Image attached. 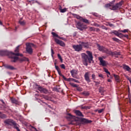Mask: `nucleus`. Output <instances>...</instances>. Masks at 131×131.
Wrapping results in <instances>:
<instances>
[{
    "label": "nucleus",
    "mask_w": 131,
    "mask_h": 131,
    "mask_svg": "<svg viewBox=\"0 0 131 131\" xmlns=\"http://www.w3.org/2000/svg\"><path fill=\"white\" fill-rule=\"evenodd\" d=\"M86 53L89 56L85 53H82L81 56L83 59L84 65H85V66H88V62H89V63H92V61H93V54L92 52H91V51H87Z\"/></svg>",
    "instance_id": "f257e3e1"
},
{
    "label": "nucleus",
    "mask_w": 131,
    "mask_h": 131,
    "mask_svg": "<svg viewBox=\"0 0 131 131\" xmlns=\"http://www.w3.org/2000/svg\"><path fill=\"white\" fill-rule=\"evenodd\" d=\"M4 123L6 125H10L11 126H13L14 128H15L17 131H20L19 127H18V124L16 122L12 119H7L4 121Z\"/></svg>",
    "instance_id": "f03ea898"
},
{
    "label": "nucleus",
    "mask_w": 131,
    "mask_h": 131,
    "mask_svg": "<svg viewBox=\"0 0 131 131\" xmlns=\"http://www.w3.org/2000/svg\"><path fill=\"white\" fill-rule=\"evenodd\" d=\"M123 4V2L121 1L119 2V3H117L116 5L112 6L111 4H108L105 5L106 8H110L111 10H118L122 6V4Z\"/></svg>",
    "instance_id": "7ed1b4c3"
},
{
    "label": "nucleus",
    "mask_w": 131,
    "mask_h": 131,
    "mask_svg": "<svg viewBox=\"0 0 131 131\" xmlns=\"http://www.w3.org/2000/svg\"><path fill=\"white\" fill-rule=\"evenodd\" d=\"M34 47V44L32 43H26V51L28 54L31 55L33 53V50L32 48Z\"/></svg>",
    "instance_id": "20e7f679"
},
{
    "label": "nucleus",
    "mask_w": 131,
    "mask_h": 131,
    "mask_svg": "<svg viewBox=\"0 0 131 131\" xmlns=\"http://www.w3.org/2000/svg\"><path fill=\"white\" fill-rule=\"evenodd\" d=\"M12 60L11 62H17V61H20V62H23L24 61H27L28 62L29 59L28 58L24 57L23 58L19 59V58L17 56H11V57Z\"/></svg>",
    "instance_id": "39448f33"
},
{
    "label": "nucleus",
    "mask_w": 131,
    "mask_h": 131,
    "mask_svg": "<svg viewBox=\"0 0 131 131\" xmlns=\"http://www.w3.org/2000/svg\"><path fill=\"white\" fill-rule=\"evenodd\" d=\"M76 26L78 29H79V30L81 31L84 30V29H86V28H88V27H86V25L79 21L77 23Z\"/></svg>",
    "instance_id": "423d86ee"
},
{
    "label": "nucleus",
    "mask_w": 131,
    "mask_h": 131,
    "mask_svg": "<svg viewBox=\"0 0 131 131\" xmlns=\"http://www.w3.org/2000/svg\"><path fill=\"white\" fill-rule=\"evenodd\" d=\"M35 86H36V89H37L40 93H42L43 94H48L49 91L47 90V89L43 88L37 84H35Z\"/></svg>",
    "instance_id": "0eeeda50"
},
{
    "label": "nucleus",
    "mask_w": 131,
    "mask_h": 131,
    "mask_svg": "<svg viewBox=\"0 0 131 131\" xmlns=\"http://www.w3.org/2000/svg\"><path fill=\"white\" fill-rule=\"evenodd\" d=\"M72 48L76 52H81L82 51V46L80 43L79 45H73Z\"/></svg>",
    "instance_id": "6e6552de"
},
{
    "label": "nucleus",
    "mask_w": 131,
    "mask_h": 131,
    "mask_svg": "<svg viewBox=\"0 0 131 131\" xmlns=\"http://www.w3.org/2000/svg\"><path fill=\"white\" fill-rule=\"evenodd\" d=\"M98 59L100 62L99 65H100V66H103V67H105L107 66V65H108V62L102 59L101 57L98 58Z\"/></svg>",
    "instance_id": "1a4fd4ad"
},
{
    "label": "nucleus",
    "mask_w": 131,
    "mask_h": 131,
    "mask_svg": "<svg viewBox=\"0 0 131 131\" xmlns=\"http://www.w3.org/2000/svg\"><path fill=\"white\" fill-rule=\"evenodd\" d=\"M71 124L79 125L80 124H81V121H80V120H79L78 118L75 117V119H74V121L71 122Z\"/></svg>",
    "instance_id": "9d476101"
},
{
    "label": "nucleus",
    "mask_w": 131,
    "mask_h": 131,
    "mask_svg": "<svg viewBox=\"0 0 131 131\" xmlns=\"http://www.w3.org/2000/svg\"><path fill=\"white\" fill-rule=\"evenodd\" d=\"M56 43H57V45H59V46H60V47H65L66 46V45L64 43V42H63V41L60 40L58 39L57 38H55L54 39Z\"/></svg>",
    "instance_id": "9b49d317"
},
{
    "label": "nucleus",
    "mask_w": 131,
    "mask_h": 131,
    "mask_svg": "<svg viewBox=\"0 0 131 131\" xmlns=\"http://www.w3.org/2000/svg\"><path fill=\"white\" fill-rule=\"evenodd\" d=\"M79 43L82 46V48H85V49H89L90 48V44L88 42L81 41Z\"/></svg>",
    "instance_id": "f8f14e48"
},
{
    "label": "nucleus",
    "mask_w": 131,
    "mask_h": 131,
    "mask_svg": "<svg viewBox=\"0 0 131 131\" xmlns=\"http://www.w3.org/2000/svg\"><path fill=\"white\" fill-rule=\"evenodd\" d=\"M66 118L68 119V120H70L71 121V122H72V121L75 119V116H72V115L71 114H68L67 115Z\"/></svg>",
    "instance_id": "ddd939ff"
},
{
    "label": "nucleus",
    "mask_w": 131,
    "mask_h": 131,
    "mask_svg": "<svg viewBox=\"0 0 131 131\" xmlns=\"http://www.w3.org/2000/svg\"><path fill=\"white\" fill-rule=\"evenodd\" d=\"M97 48H98V50L100 51V52H107V51H108V49H107V48H105L103 46H101L99 44H97Z\"/></svg>",
    "instance_id": "4468645a"
},
{
    "label": "nucleus",
    "mask_w": 131,
    "mask_h": 131,
    "mask_svg": "<svg viewBox=\"0 0 131 131\" xmlns=\"http://www.w3.org/2000/svg\"><path fill=\"white\" fill-rule=\"evenodd\" d=\"M78 73V72L76 70H72V71H71V75L72 77H73L74 78H77V77L76 76V75H77Z\"/></svg>",
    "instance_id": "2eb2a0df"
},
{
    "label": "nucleus",
    "mask_w": 131,
    "mask_h": 131,
    "mask_svg": "<svg viewBox=\"0 0 131 131\" xmlns=\"http://www.w3.org/2000/svg\"><path fill=\"white\" fill-rule=\"evenodd\" d=\"M84 78L88 82H90L91 81V80L90 79V72H86L85 73Z\"/></svg>",
    "instance_id": "dca6fc26"
},
{
    "label": "nucleus",
    "mask_w": 131,
    "mask_h": 131,
    "mask_svg": "<svg viewBox=\"0 0 131 131\" xmlns=\"http://www.w3.org/2000/svg\"><path fill=\"white\" fill-rule=\"evenodd\" d=\"M51 34H52V35L55 37H58V38H59V39H62V40H66V39H65L64 38H63L62 37H60L58 35V34H57L56 33L52 32L51 33Z\"/></svg>",
    "instance_id": "f3484780"
},
{
    "label": "nucleus",
    "mask_w": 131,
    "mask_h": 131,
    "mask_svg": "<svg viewBox=\"0 0 131 131\" xmlns=\"http://www.w3.org/2000/svg\"><path fill=\"white\" fill-rule=\"evenodd\" d=\"M4 67L5 68H7V69H9L10 70H16V68L9 64H5Z\"/></svg>",
    "instance_id": "a211bd4d"
},
{
    "label": "nucleus",
    "mask_w": 131,
    "mask_h": 131,
    "mask_svg": "<svg viewBox=\"0 0 131 131\" xmlns=\"http://www.w3.org/2000/svg\"><path fill=\"white\" fill-rule=\"evenodd\" d=\"M74 112L78 116H81V117H83V115L82 114V113H81L80 111H79V110H75V111H74Z\"/></svg>",
    "instance_id": "6ab92c4d"
},
{
    "label": "nucleus",
    "mask_w": 131,
    "mask_h": 131,
    "mask_svg": "<svg viewBox=\"0 0 131 131\" xmlns=\"http://www.w3.org/2000/svg\"><path fill=\"white\" fill-rule=\"evenodd\" d=\"M113 33H114V34H115L117 36H118L119 37H120V36H123V34H122V33H119L117 31H113Z\"/></svg>",
    "instance_id": "aec40b11"
},
{
    "label": "nucleus",
    "mask_w": 131,
    "mask_h": 131,
    "mask_svg": "<svg viewBox=\"0 0 131 131\" xmlns=\"http://www.w3.org/2000/svg\"><path fill=\"white\" fill-rule=\"evenodd\" d=\"M114 76L115 77V80L117 82H120V77L118 75L114 74Z\"/></svg>",
    "instance_id": "412c9836"
},
{
    "label": "nucleus",
    "mask_w": 131,
    "mask_h": 131,
    "mask_svg": "<svg viewBox=\"0 0 131 131\" xmlns=\"http://www.w3.org/2000/svg\"><path fill=\"white\" fill-rule=\"evenodd\" d=\"M8 54V51L0 50V56H6V55Z\"/></svg>",
    "instance_id": "4be33fe9"
},
{
    "label": "nucleus",
    "mask_w": 131,
    "mask_h": 131,
    "mask_svg": "<svg viewBox=\"0 0 131 131\" xmlns=\"http://www.w3.org/2000/svg\"><path fill=\"white\" fill-rule=\"evenodd\" d=\"M68 81H74V82H77V83H79V81L71 78H68Z\"/></svg>",
    "instance_id": "5701e85b"
},
{
    "label": "nucleus",
    "mask_w": 131,
    "mask_h": 131,
    "mask_svg": "<svg viewBox=\"0 0 131 131\" xmlns=\"http://www.w3.org/2000/svg\"><path fill=\"white\" fill-rule=\"evenodd\" d=\"M54 65H55V69H56L58 74L59 75H61V70H60V68H59V67L56 65V63H54Z\"/></svg>",
    "instance_id": "b1692460"
},
{
    "label": "nucleus",
    "mask_w": 131,
    "mask_h": 131,
    "mask_svg": "<svg viewBox=\"0 0 131 131\" xmlns=\"http://www.w3.org/2000/svg\"><path fill=\"white\" fill-rule=\"evenodd\" d=\"M111 55H112L113 56H119L120 55V52H116V51H115L114 52H111Z\"/></svg>",
    "instance_id": "393cba45"
},
{
    "label": "nucleus",
    "mask_w": 131,
    "mask_h": 131,
    "mask_svg": "<svg viewBox=\"0 0 131 131\" xmlns=\"http://www.w3.org/2000/svg\"><path fill=\"white\" fill-rule=\"evenodd\" d=\"M123 69H124L125 70H126L127 71H129V72H130L131 69L128 66L124 65Z\"/></svg>",
    "instance_id": "a878e982"
},
{
    "label": "nucleus",
    "mask_w": 131,
    "mask_h": 131,
    "mask_svg": "<svg viewBox=\"0 0 131 131\" xmlns=\"http://www.w3.org/2000/svg\"><path fill=\"white\" fill-rule=\"evenodd\" d=\"M11 54L12 55L11 57H14L13 56H20V57H22L23 56V54H19V53H15L13 52H11Z\"/></svg>",
    "instance_id": "bb28decb"
},
{
    "label": "nucleus",
    "mask_w": 131,
    "mask_h": 131,
    "mask_svg": "<svg viewBox=\"0 0 131 131\" xmlns=\"http://www.w3.org/2000/svg\"><path fill=\"white\" fill-rule=\"evenodd\" d=\"M81 21H82V22H83L84 23H86V24H90V21H89V20L85 18H82Z\"/></svg>",
    "instance_id": "cd10ccee"
},
{
    "label": "nucleus",
    "mask_w": 131,
    "mask_h": 131,
    "mask_svg": "<svg viewBox=\"0 0 131 131\" xmlns=\"http://www.w3.org/2000/svg\"><path fill=\"white\" fill-rule=\"evenodd\" d=\"M82 120L83 122H85V123H91V122H92V121L86 119H83Z\"/></svg>",
    "instance_id": "c85d7f7f"
},
{
    "label": "nucleus",
    "mask_w": 131,
    "mask_h": 131,
    "mask_svg": "<svg viewBox=\"0 0 131 131\" xmlns=\"http://www.w3.org/2000/svg\"><path fill=\"white\" fill-rule=\"evenodd\" d=\"M0 118H7V115L3 114L2 112H0Z\"/></svg>",
    "instance_id": "c756f323"
},
{
    "label": "nucleus",
    "mask_w": 131,
    "mask_h": 131,
    "mask_svg": "<svg viewBox=\"0 0 131 131\" xmlns=\"http://www.w3.org/2000/svg\"><path fill=\"white\" fill-rule=\"evenodd\" d=\"M74 17L75 18H77V19H78L79 20H80V21H81V20L82 19V17L80 16L79 15L75 14Z\"/></svg>",
    "instance_id": "7c9ffc66"
},
{
    "label": "nucleus",
    "mask_w": 131,
    "mask_h": 131,
    "mask_svg": "<svg viewBox=\"0 0 131 131\" xmlns=\"http://www.w3.org/2000/svg\"><path fill=\"white\" fill-rule=\"evenodd\" d=\"M11 102H12V103H13L14 104H18V101H17V100H16V99H15V98H12Z\"/></svg>",
    "instance_id": "2f4dec72"
},
{
    "label": "nucleus",
    "mask_w": 131,
    "mask_h": 131,
    "mask_svg": "<svg viewBox=\"0 0 131 131\" xmlns=\"http://www.w3.org/2000/svg\"><path fill=\"white\" fill-rule=\"evenodd\" d=\"M70 85H71V86H73V88H77V86L78 85H77L75 83H72V82H70Z\"/></svg>",
    "instance_id": "473e14b6"
},
{
    "label": "nucleus",
    "mask_w": 131,
    "mask_h": 131,
    "mask_svg": "<svg viewBox=\"0 0 131 131\" xmlns=\"http://www.w3.org/2000/svg\"><path fill=\"white\" fill-rule=\"evenodd\" d=\"M103 69H104V72H105V73H107V74H108V75H111L110 72H109V71H108V69H106V68H103Z\"/></svg>",
    "instance_id": "72a5a7b5"
},
{
    "label": "nucleus",
    "mask_w": 131,
    "mask_h": 131,
    "mask_svg": "<svg viewBox=\"0 0 131 131\" xmlns=\"http://www.w3.org/2000/svg\"><path fill=\"white\" fill-rule=\"evenodd\" d=\"M119 32H123V33H126V32H128V29H124L123 30H119Z\"/></svg>",
    "instance_id": "f704fd0d"
},
{
    "label": "nucleus",
    "mask_w": 131,
    "mask_h": 131,
    "mask_svg": "<svg viewBox=\"0 0 131 131\" xmlns=\"http://www.w3.org/2000/svg\"><path fill=\"white\" fill-rule=\"evenodd\" d=\"M57 56L58 59H59V60L61 62V63L63 62V59H62V57L61 56V55H60L59 54H58Z\"/></svg>",
    "instance_id": "c9c22d12"
},
{
    "label": "nucleus",
    "mask_w": 131,
    "mask_h": 131,
    "mask_svg": "<svg viewBox=\"0 0 131 131\" xmlns=\"http://www.w3.org/2000/svg\"><path fill=\"white\" fill-rule=\"evenodd\" d=\"M19 48H20V45L18 46L16 48L15 50H14V52H15V53H18V52H19Z\"/></svg>",
    "instance_id": "e433bc0d"
},
{
    "label": "nucleus",
    "mask_w": 131,
    "mask_h": 131,
    "mask_svg": "<svg viewBox=\"0 0 131 131\" xmlns=\"http://www.w3.org/2000/svg\"><path fill=\"white\" fill-rule=\"evenodd\" d=\"M96 112L98 111V113H102V112H104V108H102L101 110H97L95 111Z\"/></svg>",
    "instance_id": "4c0bfd02"
},
{
    "label": "nucleus",
    "mask_w": 131,
    "mask_h": 131,
    "mask_svg": "<svg viewBox=\"0 0 131 131\" xmlns=\"http://www.w3.org/2000/svg\"><path fill=\"white\" fill-rule=\"evenodd\" d=\"M82 95H84V96H89V93L88 92L84 91L83 93H82Z\"/></svg>",
    "instance_id": "58836bf2"
},
{
    "label": "nucleus",
    "mask_w": 131,
    "mask_h": 131,
    "mask_svg": "<svg viewBox=\"0 0 131 131\" xmlns=\"http://www.w3.org/2000/svg\"><path fill=\"white\" fill-rule=\"evenodd\" d=\"M60 10L61 13H65V12H66L67 9L66 8H64V9H60Z\"/></svg>",
    "instance_id": "ea45409f"
},
{
    "label": "nucleus",
    "mask_w": 131,
    "mask_h": 131,
    "mask_svg": "<svg viewBox=\"0 0 131 131\" xmlns=\"http://www.w3.org/2000/svg\"><path fill=\"white\" fill-rule=\"evenodd\" d=\"M77 90L78 91V92H82V88L80 87H78V85L77 86Z\"/></svg>",
    "instance_id": "a19ab883"
},
{
    "label": "nucleus",
    "mask_w": 131,
    "mask_h": 131,
    "mask_svg": "<svg viewBox=\"0 0 131 131\" xmlns=\"http://www.w3.org/2000/svg\"><path fill=\"white\" fill-rule=\"evenodd\" d=\"M19 24H20V25H25V21L19 20Z\"/></svg>",
    "instance_id": "79ce46f5"
},
{
    "label": "nucleus",
    "mask_w": 131,
    "mask_h": 131,
    "mask_svg": "<svg viewBox=\"0 0 131 131\" xmlns=\"http://www.w3.org/2000/svg\"><path fill=\"white\" fill-rule=\"evenodd\" d=\"M92 77L93 80H96V75L95 74H92Z\"/></svg>",
    "instance_id": "37998d69"
},
{
    "label": "nucleus",
    "mask_w": 131,
    "mask_h": 131,
    "mask_svg": "<svg viewBox=\"0 0 131 131\" xmlns=\"http://www.w3.org/2000/svg\"><path fill=\"white\" fill-rule=\"evenodd\" d=\"M60 67L61 68H62V69H65L66 67H65V64H62L60 65Z\"/></svg>",
    "instance_id": "c03bdc74"
},
{
    "label": "nucleus",
    "mask_w": 131,
    "mask_h": 131,
    "mask_svg": "<svg viewBox=\"0 0 131 131\" xmlns=\"http://www.w3.org/2000/svg\"><path fill=\"white\" fill-rule=\"evenodd\" d=\"M125 77H126V78L128 80H129L131 78L130 77H129L127 75H125Z\"/></svg>",
    "instance_id": "a18cd8bd"
},
{
    "label": "nucleus",
    "mask_w": 131,
    "mask_h": 131,
    "mask_svg": "<svg viewBox=\"0 0 131 131\" xmlns=\"http://www.w3.org/2000/svg\"><path fill=\"white\" fill-rule=\"evenodd\" d=\"M81 109H90V108H89L88 106H82Z\"/></svg>",
    "instance_id": "49530a36"
},
{
    "label": "nucleus",
    "mask_w": 131,
    "mask_h": 131,
    "mask_svg": "<svg viewBox=\"0 0 131 131\" xmlns=\"http://www.w3.org/2000/svg\"><path fill=\"white\" fill-rule=\"evenodd\" d=\"M94 26H96V27H100V25L97 24L96 23L94 24Z\"/></svg>",
    "instance_id": "de8ad7c7"
},
{
    "label": "nucleus",
    "mask_w": 131,
    "mask_h": 131,
    "mask_svg": "<svg viewBox=\"0 0 131 131\" xmlns=\"http://www.w3.org/2000/svg\"><path fill=\"white\" fill-rule=\"evenodd\" d=\"M62 78H63V79H64V80H66V81H68V78L65 77V76H64V75H62Z\"/></svg>",
    "instance_id": "09e8293b"
},
{
    "label": "nucleus",
    "mask_w": 131,
    "mask_h": 131,
    "mask_svg": "<svg viewBox=\"0 0 131 131\" xmlns=\"http://www.w3.org/2000/svg\"><path fill=\"white\" fill-rule=\"evenodd\" d=\"M101 28H102V29H105V30H107V28H106V27L104 26H101Z\"/></svg>",
    "instance_id": "8fccbe9b"
},
{
    "label": "nucleus",
    "mask_w": 131,
    "mask_h": 131,
    "mask_svg": "<svg viewBox=\"0 0 131 131\" xmlns=\"http://www.w3.org/2000/svg\"><path fill=\"white\" fill-rule=\"evenodd\" d=\"M89 30L90 31H93V30H94V27H90V29H89Z\"/></svg>",
    "instance_id": "3c124183"
},
{
    "label": "nucleus",
    "mask_w": 131,
    "mask_h": 131,
    "mask_svg": "<svg viewBox=\"0 0 131 131\" xmlns=\"http://www.w3.org/2000/svg\"><path fill=\"white\" fill-rule=\"evenodd\" d=\"M113 39L115 41H118V39H117V38H113Z\"/></svg>",
    "instance_id": "603ef678"
},
{
    "label": "nucleus",
    "mask_w": 131,
    "mask_h": 131,
    "mask_svg": "<svg viewBox=\"0 0 131 131\" xmlns=\"http://www.w3.org/2000/svg\"><path fill=\"white\" fill-rule=\"evenodd\" d=\"M54 50H53V49H51V55L53 57V55H54Z\"/></svg>",
    "instance_id": "864d4df0"
},
{
    "label": "nucleus",
    "mask_w": 131,
    "mask_h": 131,
    "mask_svg": "<svg viewBox=\"0 0 131 131\" xmlns=\"http://www.w3.org/2000/svg\"><path fill=\"white\" fill-rule=\"evenodd\" d=\"M99 93H104V91L102 90V88H100Z\"/></svg>",
    "instance_id": "5fc2aeb1"
},
{
    "label": "nucleus",
    "mask_w": 131,
    "mask_h": 131,
    "mask_svg": "<svg viewBox=\"0 0 131 131\" xmlns=\"http://www.w3.org/2000/svg\"><path fill=\"white\" fill-rule=\"evenodd\" d=\"M99 77H101L102 78H103V74H100L99 75H98Z\"/></svg>",
    "instance_id": "6e6d98bb"
},
{
    "label": "nucleus",
    "mask_w": 131,
    "mask_h": 131,
    "mask_svg": "<svg viewBox=\"0 0 131 131\" xmlns=\"http://www.w3.org/2000/svg\"><path fill=\"white\" fill-rule=\"evenodd\" d=\"M93 15H94V16H95L96 17H98V14L96 13H93Z\"/></svg>",
    "instance_id": "4d7b16f0"
},
{
    "label": "nucleus",
    "mask_w": 131,
    "mask_h": 131,
    "mask_svg": "<svg viewBox=\"0 0 131 131\" xmlns=\"http://www.w3.org/2000/svg\"><path fill=\"white\" fill-rule=\"evenodd\" d=\"M98 58H102V60H103V59H106V57L105 56H101V57H99Z\"/></svg>",
    "instance_id": "13d9d810"
},
{
    "label": "nucleus",
    "mask_w": 131,
    "mask_h": 131,
    "mask_svg": "<svg viewBox=\"0 0 131 131\" xmlns=\"http://www.w3.org/2000/svg\"><path fill=\"white\" fill-rule=\"evenodd\" d=\"M108 25L110 26V27H113V26H114V25H113L112 24H109Z\"/></svg>",
    "instance_id": "bf43d9fd"
},
{
    "label": "nucleus",
    "mask_w": 131,
    "mask_h": 131,
    "mask_svg": "<svg viewBox=\"0 0 131 131\" xmlns=\"http://www.w3.org/2000/svg\"><path fill=\"white\" fill-rule=\"evenodd\" d=\"M123 36H124V37H128V35H123Z\"/></svg>",
    "instance_id": "052dcab7"
},
{
    "label": "nucleus",
    "mask_w": 131,
    "mask_h": 131,
    "mask_svg": "<svg viewBox=\"0 0 131 131\" xmlns=\"http://www.w3.org/2000/svg\"><path fill=\"white\" fill-rule=\"evenodd\" d=\"M107 81H108V82H111V81H112L111 80V79H108L107 80Z\"/></svg>",
    "instance_id": "680f3d73"
},
{
    "label": "nucleus",
    "mask_w": 131,
    "mask_h": 131,
    "mask_svg": "<svg viewBox=\"0 0 131 131\" xmlns=\"http://www.w3.org/2000/svg\"><path fill=\"white\" fill-rule=\"evenodd\" d=\"M1 102H2L3 104H5V102L3 100H1Z\"/></svg>",
    "instance_id": "e2e57ef3"
},
{
    "label": "nucleus",
    "mask_w": 131,
    "mask_h": 131,
    "mask_svg": "<svg viewBox=\"0 0 131 131\" xmlns=\"http://www.w3.org/2000/svg\"><path fill=\"white\" fill-rule=\"evenodd\" d=\"M0 25H3V23L0 20Z\"/></svg>",
    "instance_id": "0e129e2a"
},
{
    "label": "nucleus",
    "mask_w": 131,
    "mask_h": 131,
    "mask_svg": "<svg viewBox=\"0 0 131 131\" xmlns=\"http://www.w3.org/2000/svg\"><path fill=\"white\" fill-rule=\"evenodd\" d=\"M129 81L131 83V78L129 80Z\"/></svg>",
    "instance_id": "69168bd1"
},
{
    "label": "nucleus",
    "mask_w": 131,
    "mask_h": 131,
    "mask_svg": "<svg viewBox=\"0 0 131 131\" xmlns=\"http://www.w3.org/2000/svg\"><path fill=\"white\" fill-rule=\"evenodd\" d=\"M109 74H107V77H109Z\"/></svg>",
    "instance_id": "338daca9"
},
{
    "label": "nucleus",
    "mask_w": 131,
    "mask_h": 131,
    "mask_svg": "<svg viewBox=\"0 0 131 131\" xmlns=\"http://www.w3.org/2000/svg\"><path fill=\"white\" fill-rule=\"evenodd\" d=\"M110 78L112 79V78H113V77L112 76H111Z\"/></svg>",
    "instance_id": "774afa93"
}]
</instances>
